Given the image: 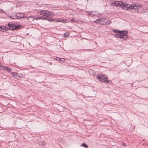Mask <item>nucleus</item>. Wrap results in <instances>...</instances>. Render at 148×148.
<instances>
[{
    "mask_svg": "<svg viewBox=\"0 0 148 148\" xmlns=\"http://www.w3.org/2000/svg\"><path fill=\"white\" fill-rule=\"evenodd\" d=\"M38 13L40 15L46 16L47 17H51L53 15V14L51 12L49 11H45V10H40L39 11Z\"/></svg>",
    "mask_w": 148,
    "mask_h": 148,
    "instance_id": "f257e3e1",
    "label": "nucleus"
},
{
    "mask_svg": "<svg viewBox=\"0 0 148 148\" xmlns=\"http://www.w3.org/2000/svg\"><path fill=\"white\" fill-rule=\"evenodd\" d=\"M123 4L125 5L124 7H122V8L124 9H127V10H133L134 7H136V5L135 4H130L126 3H123Z\"/></svg>",
    "mask_w": 148,
    "mask_h": 148,
    "instance_id": "f03ea898",
    "label": "nucleus"
},
{
    "mask_svg": "<svg viewBox=\"0 0 148 148\" xmlns=\"http://www.w3.org/2000/svg\"><path fill=\"white\" fill-rule=\"evenodd\" d=\"M105 78V75H103L102 73L99 74L97 77L98 79L101 82L105 83H107L109 82V80H108V78L107 77L105 80H103V78Z\"/></svg>",
    "mask_w": 148,
    "mask_h": 148,
    "instance_id": "7ed1b4c3",
    "label": "nucleus"
},
{
    "mask_svg": "<svg viewBox=\"0 0 148 148\" xmlns=\"http://www.w3.org/2000/svg\"><path fill=\"white\" fill-rule=\"evenodd\" d=\"M8 27L7 26V30L8 29L11 30H14V29H18L20 27V25H16L12 23L10 24V23H9L8 24Z\"/></svg>",
    "mask_w": 148,
    "mask_h": 148,
    "instance_id": "20e7f679",
    "label": "nucleus"
},
{
    "mask_svg": "<svg viewBox=\"0 0 148 148\" xmlns=\"http://www.w3.org/2000/svg\"><path fill=\"white\" fill-rule=\"evenodd\" d=\"M106 18H101L95 20V23H99L103 25H106Z\"/></svg>",
    "mask_w": 148,
    "mask_h": 148,
    "instance_id": "39448f33",
    "label": "nucleus"
},
{
    "mask_svg": "<svg viewBox=\"0 0 148 148\" xmlns=\"http://www.w3.org/2000/svg\"><path fill=\"white\" fill-rule=\"evenodd\" d=\"M115 34V36L117 38H121L123 40L127 39V36L126 34Z\"/></svg>",
    "mask_w": 148,
    "mask_h": 148,
    "instance_id": "423d86ee",
    "label": "nucleus"
},
{
    "mask_svg": "<svg viewBox=\"0 0 148 148\" xmlns=\"http://www.w3.org/2000/svg\"><path fill=\"white\" fill-rule=\"evenodd\" d=\"M114 5L116 6H119L122 8V7H124L125 5L123 4V2L122 1H116L114 2Z\"/></svg>",
    "mask_w": 148,
    "mask_h": 148,
    "instance_id": "0eeeda50",
    "label": "nucleus"
},
{
    "mask_svg": "<svg viewBox=\"0 0 148 148\" xmlns=\"http://www.w3.org/2000/svg\"><path fill=\"white\" fill-rule=\"evenodd\" d=\"M36 20L42 19L43 20H47L48 21H50V20H51V21H53V20L52 19H50L49 18H46V17H44L42 16H38L36 17Z\"/></svg>",
    "mask_w": 148,
    "mask_h": 148,
    "instance_id": "6e6552de",
    "label": "nucleus"
},
{
    "mask_svg": "<svg viewBox=\"0 0 148 148\" xmlns=\"http://www.w3.org/2000/svg\"><path fill=\"white\" fill-rule=\"evenodd\" d=\"M114 32L115 33L122 34H127L128 32L125 31H118L117 30H114Z\"/></svg>",
    "mask_w": 148,
    "mask_h": 148,
    "instance_id": "1a4fd4ad",
    "label": "nucleus"
},
{
    "mask_svg": "<svg viewBox=\"0 0 148 148\" xmlns=\"http://www.w3.org/2000/svg\"><path fill=\"white\" fill-rule=\"evenodd\" d=\"M11 75L14 78H16L18 76V73L16 72H12L11 73Z\"/></svg>",
    "mask_w": 148,
    "mask_h": 148,
    "instance_id": "9d476101",
    "label": "nucleus"
},
{
    "mask_svg": "<svg viewBox=\"0 0 148 148\" xmlns=\"http://www.w3.org/2000/svg\"><path fill=\"white\" fill-rule=\"evenodd\" d=\"M0 30L2 32L6 31L7 30L6 28L4 26H0Z\"/></svg>",
    "mask_w": 148,
    "mask_h": 148,
    "instance_id": "9b49d317",
    "label": "nucleus"
},
{
    "mask_svg": "<svg viewBox=\"0 0 148 148\" xmlns=\"http://www.w3.org/2000/svg\"><path fill=\"white\" fill-rule=\"evenodd\" d=\"M18 15L17 14H15L12 16V19H18Z\"/></svg>",
    "mask_w": 148,
    "mask_h": 148,
    "instance_id": "f8f14e48",
    "label": "nucleus"
},
{
    "mask_svg": "<svg viewBox=\"0 0 148 148\" xmlns=\"http://www.w3.org/2000/svg\"><path fill=\"white\" fill-rule=\"evenodd\" d=\"M4 68L5 69L4 70L8 71H10L12 70L11 68L8 66H5Z\"/></svg>",
    "mask_w": 148,
    "mask_h": 148,
    "instance_id": "ddd939ff",
    "label": "nucleus"
},
{
    "mask_svg": "<svg viewBox=\"0 0 148 148\" xmlns=\"http://www.w3.org/2000/svg\"><path fill=\"white\" fill-rule=\"evenodd\" d=\"M81 146H83L84 147L86 148H88V146L86 144H85V143H84L82 144L81 145Z\"/></svg>",
    "mask_w": 148,
    "mask_h": 148,
    "instance_id": "4468645a",
    "label": "nucleus"
},
{
    "mask_svg": "<svg viewBox=\"0 0 148 148\" xmlns=\"http://www.w3.org/2000/svg\"><path fill=\"white\" fill-rule=\"evenodd\" d=\"M18 19H19L21 18H25V17H26V16H24L23 15H18Z\"/></svg>",
    "mask_w": 148,
    "mask_h": 148,
    "instance_id": "2eb2a0df",
    "label": "nucleus"
},
{
    "mask_svg": "<svg viewBox=\"0 0 148 148\" xmlns=\"http://www.w3.org/2000/svg\"><path fill=\"white\" fill-rule=\"evenodd\" d=\"M106 24L108 25V24H110V23H111V21L110 20H107L106 19Z\"/></svg>",
    "mask_w": 148,
    "mask_h": 148,
    "instance_id": "dca6fc26",
    "label": "nucleus"
},
{
    "mask_svg": "<svg viewBox=\"0 0 148 148\" xmlns=\"http://www.w3.org/2000/svg\"><path fill=\"white\" fill-rule=\"evenodd\" d=\"M68 35V33H65L64 34V37H66Z\"/></svg>",
    "mask_w": 148,
    "mask_h": 148,
    "instance_id": "f3484780",
    "label": "nucleus"
},
{
    "mask_svg": "<svg viewBox=\"0 0 148 148\" xmlns=\"http://www.w3.org/2000/svg\"><path fill=\"white\" fill-rule=\"evenodd\" d=\"M45 144V141H42L41 145L42 146H44Z\"/></svg>",
    "mask_w": 148,
    "mask_h": 148,
    "instance_id": "a211bd4d",
    "label": "nucleus"
},
{
    "mask_svg": "<svg viewBox=\"0 0 148 148\" xmlns=\"http://www.w3.org/2000/svg\"><path fill=\"white\" fill-rule=\"evenodd\" d=\"M71 22L73 23H74L75 22H76L75 20V19H71Z\"/></svg>",
    "mask_w": 148,
    "mask_h": 148,
    "instance_id": "6ab92c4d",
    "label": "nucleus"
},
{
    "mask_svg": "<svg viewBox=\"0 0 148 148\" xmlns=\"http://www.w3.org/2000/svg\"><path fill=\"white\" fill-rule=\"evenodd\" d=\"M0 67H1V69L2 70H4L5 69H4V67H5V66H3L2 65L0 66Z\"/></svg>",
    "mask_w": 148,
    "mask_h": 148,
    "instance_id": "aec40b11",
    "label": "nucleus"
},
{
    "mask_svg": "<svg viewBox=\"0 0 148 148\" xmlns=\"http://www.w3.org/2000/svg\"><path fill=\"white\" fill-rule=\"evenodd\" d=\"M121 145H122V146H126V144H125V143H124L123 142H122V143H121Z\"/></svg>",
    "mask_w": 148,
    "mask_h": 148,
    "instance_id": "412c9836",
    "label": "nucleus"
},
{
    "mask_svg": "<svg viewBox=\"0 0 148 148\" xmlns=\"http://www.w3.org/2000/svg\"><path fill=\"white\" fill-rule=\"evenodd\" d=\"M27 17V19H29V18H32V16H29V17Z\"/></svg>",
    "mask_w": 148,
    "mask_h": 148,
    "instance_id": "4be33fe9",
    "label": "nucleus"
},
{
    "mask_svg": "<svg viewBox=\"0 0 148 148\" xmlns=\"http://www.w3.org/2000/svg\"><path fill=\"white\" fill-rule=\"evenodd\" d=\"M56 58L57 59H58L59 60V61H60V60H61V59H60V58Z\"/></svg>",
    "mask_w": 148,
    "mask_h": 148,
    "instance_id": "5701e85b",
    "label": "nucleus"
},
{
    "mask_svg": "<svg viewBox=\"0 0 148 148\" xmlns=\"http://www.w3.org/2000/svg\"><path fill=\"white\" fill-rule=\"evenodd\" d=\"M107 77H106V76H105V78H103V80H106V79Z\"/></svg>",
    "mask_w": 148,
    "mask_h": 148,
    "instance_id": "b1692460",
    "label": "nucleus"
},
{
    "mask_svg": "<svg viewBox=\"0 0 148 148\" xmlns=\"http://www.w3.org/2000/svg\"><path fill=\"white\" fill-rule=\"evenodd\" d=\"M9 17H10V18H12V16H10Z\"/></svg>",
    "mask_w": 148,
    "mask_h": 148,
    "instance_id": "393cba45",
    "label": "nucleus"
},
{
    "mask_svg": "<svg viewBox=\"0 0 148 148\" xmlns=\"http://www.w3.org/2000/svg\"><path fill=\"white\" fill-rule=\"evenodd\" d=\"M89 14L91 15V12Z\"/></svg>",
    "mask_w": 148,
    "mask_h": 148,
    "instance_id": "a878e982",
    "label": "nucleus"
},
{
    "mask_svg": "<svg viewBox=\"0 0 148 148\" xmlns=\"http://www.w3.org/2000/svg\"><path fill=\"white\" fill-rule=\"evenodd\" d=\"M18 76V77H21V76Z\"/></svg>",
    "mask_w": 148,
    "mask_h": 148,
    "instance_id": "bb28decb",
    "label": "nucleus"
}]
</instances>
